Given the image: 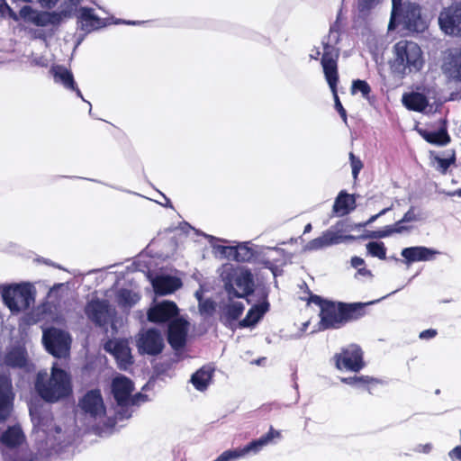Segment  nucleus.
<instances>
[{"instance_id": "51", "label": "nucleus", "mask_w": 461, "mask_h": 461, "mask_svg": "<svg viewBox=\"0 0 461 461\" xmlns=\"http://www.w3.org/2000/svg\"><path fill=\"white\" fill-rule=\"evenodd\" d=\"M5 11H7L9 15L13 17L14 19H17L16 14L14 11L7 5L5 0H0V13H4Z\"/></svg>"}, {"instance_id": "32", "label": "nucleus", "mask_w": 461, "mask_h": 461, "mask_svg": "<svg viewBox=\"0 0 461 461\" xmlns=\"http://www.w3.org/2000/svg\"><path fill=\"white\" fill-rule=\"evenodd\" d=\"M7 366L13 368H23L27 365V352L23 347H14L9 349L4 358Z\"/></svg>"}, {"instance_id": "59", "label": "nucleus", "mask_w": 461, "mask_h": 461, "mask_svg": "<svg viewBox=\"0 0 461 461\" xmlns=\"http://www.w3.org/2000/svg\"><path fill=\"white\" fill-rule=\"evenodd\" d=\"M48 4H55L57 2V0H45Z\"/></svg>"}, {"instance_id": "16", "label": "nucleus", "mask_w": 461, "mask_h": 461, "mask_svg": "<svg viewBox=\"0 0 461 461\" xmlns=\"http://www.w3.org/2000/svg\"><path fill=\"white\" fill-rule=\"evenodd\" d=\"M179 310L176 303L172 301H163L149 308L147 316L150 322L165 323L176 319Z\"/></svg>"}, {"instance_id": "23", "label": "nucleus", "mask_w": 461, "mask_h": 461, "mask_svg": "<svg viewBox=\"0 0 461 461\" xmlns=\"http://www.w3.org/2000/svg\"><path fill=\"white\" fill-rule=\"evenodd\" d=\"M50 71L56 83L61 84L68 90L74 91L78 97L83 99L82 93L77 87L74 76L69 69L63 65H54Z\"/></svg>"}, {"instance_id": "31", "label": "nucleus", "mask_w": 461, "mask_h": 461, "mask_svg": "<svg viewBox=\"0 0 461 461\" xmlns=\"http://www.w3.org/2000/svg\"><path fill=\"white\" fill-rule=\"evenodd\" d=\"M244 304L241 302H230L221 308V321L226 325H232L244 312Z\"/></svg>"}, {"instance_id": "26", "label": "nucleus", "mask_w": 461, "mask_h": 461, "mask_svg": "<svg viewBox=\"0 0 461 461\" xmlns=\"http://www.w3.org/2000/svg\"><path fill=\"white\" fill-rule=\"evenodd\" d=\"M357 207V199L355 194H350L345 190H341L335 198L332 212L337 216H345L354 211Z\"/></svg>"}, {"instance_id": "36", "label": "nucleus", "mask_w": 461, "mask_h": 461, "mask_svg": "<svg viewBox=\"0 0 461 461\" xmlns=\"http://www.w3.org/2000/svg\"><path fill=\"white\" fill-rule=\"evenodd\" d=\"M229 249L233 252V259L238 262H249L255 258V251L247 244H239Z\"/></svg>"}, {"instance_id": "49", "label": "nucleus", "mask_w": 461, "mask_h": 461, "mask_svg": "<svg viewBox=\"0 0 461 461\" xmlns=\"http://www.w3.org/2000/svg\"><path fill=\"white\" fill-rule=\"evenodd\" d=\"M437 335H438L437 330H435V329H428V330H422L419 334V338L420 339H430L435 338Z\"/></svg>"}, {"instance_id": "53", "label": "nucleus", "mask_w": 461, "mask_h": 461, "mask_svg": "<svg viewBox=\"0 0 461 461\" xmlns=\"http://www.w3.org/2000/svg\"><path fill=\"white\" fill-rule=\"evenodd\" d=\"M351 265L353 267L357 268L365 265V260L360 257L355 256L351 258Z\"/></svg>"}, {"instance_id": "4", "label": "nucleus", "mask_w": 461, "mask_h": 461, "mask_svg": "<svg viewBox=\"0 0 461 461\" xmlns=\"http://www.w3.org/2000/svg\"><path fill=\"white\" fill-rule=\"evenodd\" d=\"M339 57V49L330 45L329 43L323 44V54L321 63L323 69L325 79L333 94L335 108L339 113L342 120L347 122V112L343 107L339 97L338 95V83H339V68L338 60Z\"/></svg>"}, {"instance_id": "27", "label": "nucleus", "mask_w": 461, "mask_h": 461, "mask_svg": "<svg viewBox=\"0 0 461 461\" xmlns=\"http://www.w3.org/2000/svg\"><path fill=\"white\" fill-rule=\"evenodd\" d=\"M342 240L343 237L341 235L330 229L323 231L321 236L310 240L306 244L305 249L310 251L319 250L334 244H339Z\"/></svg>"}, {"instance_id": "15", "label": "nucleus", "mask_w": 461, "mask_h": 461, "mask_svg": "<svg viewBox=\"0 0 461 461\" xmlns=\"http://www.w3.org/2000/svg\"><path fill=\"white\" fill-rule=\"evenodd\" d=\"M14 401L12 379L5 375H0V422L5 421L10 417Z\"/></svg>"}, {"instance_id": "25", "label": "nucleus", "mask_w": 461, "mask_h": 461, "mask_svg": "<svg viewBox=\"0 0 461 461\" xmlns=\"http://www.w3.org/2000/svg\"><path fill=\"white\" fill-rule=\"evenodd\" d=\"M440 127L436 131H430L426 129H419V134L429 144L436 146H446L450 143L451 137L447 131L446 120L440 121Z\"/></svg>"}, {"instance_id": "60", "label": "nucleus", "mask_w": 461, "mask_h": 461, "mask_svg": "<svg viewBox=\"0 0 461 461\" xmlns=\"http://www.w3.org/2000/svg\"><path fill=\"white\" fill-rule=\"evenodd\" d=\"M319 55H320V51H317V53H316V54H314V57H313V58H314L315 59H317Z\"/></svg>"}, {"instance_id": "9", "label": "nucleus", "mask_w": 461, "mask_h": 461, "mask_svg": "<svg viewBox=\"0 0 461 461\" xmlns=\"http://www.w3.org/2000/svg\"><path fill=\"white\" fill-rule=\"evenodd\" d=\"M438 25L446 35L461 38V3L443 8L438 15Z\"/></svg>"}, {"instance_id": "12", "label": "nucleus", "mask_w": 461, "mask_h": 461, "mask_svg": "<svg viewBox=\"0 0 461 461\" xmlns=\"http://www.w3.org/2000/svg\"><path fill=\"white\" fill-rule=\"evenodd\" d=\"M441 70L448 80L461 83V48L448 49L445 52Z\"/></svg>"}, {"instance_id": "47", "label": "nucleus", "mask_w": 461, "mask_h": 461, "mask_svg": "<svg viewBox=\"0 0 461 461\" xmlns=\"http://www.w3.org/2000/svg\"><path fill=\"white\" fill-rule=\"evenodd\" d=\"M330 300H327V299H322L321 296L317 295V294H311L309 299H308V303H313L315 304H317L321 311H322V308L325 306L326 303H330Z\"/></svg>"}, {"instance_id": "54", "label": "nucleus", "mask_w": 461, "mask_h": 461, "mask_svg": "<svg viewBox=\"0 0 461 461\" xmlns=\"http://www.w3.org/2000/svg\"><path fill=\"white\" fill-rule=\"evenodd\" d=\"M203 309L206 311V312H209V311H213L214 310V304L211 301H207L203 303Z\"/></svg>"}, {"instance_id": "55", "label": "nucleus", "mask_w": 461, "mask_h": 461, "mask_svg": "<svg viewBox=\"0 0 461 461\" xmlns=\"http://www.w3.org/2000/svg\"><path fill=\"white\" fill-rule=\"evenodd\" d=\"M358 271L362 275L370 274V271L366 268H359Z\"/></svg>"}, {"instance_id": "2", "label": "nucleus", "mask_w": 461, "mask_h": 461, "mask_svg": "<svg viewBox=\"0 0 461 461\" xmlns=\"http://www.w3.org/2000/svg\"><path fill=\"white\" fill-rule=\"evenodd\" d=\"M46 375V373H38L35 381V389L45 402L53 403L72 395L71 376L67 371L58 367L55 363L48 380Z\"/></svg>"}, {"instance_id": "21", "label": "nucleus", "mask_w": 461, "mask_h": 461, "mask_svg": "<svg viewBox=\"0 0 461 461\" xmlns=\"http://www.w3.org/2000/svg\"><path fill=\"white\" fill-rule=\"evenodd\" d=\"M79 28L86 33L95 30L106 27L110 24L108 19H102L95 14L94 9L91 7H80L78 11Z\"/></svg>"}, {"instance_id": "52", "label": "nucleus", "mask_w": 461, "mask_h": 461, "mask_svg": "<svg viewBox=\"0 0 461 461\" xmlns=\"http://www.w3.org/2000/svg\"><path fill=\"white\" fill-rule=\"evenodd\" d=\"M449 456L452 459H458L461 461V446H456L449 452Z\"/></svg>"}, {"instance_id": "22", "label": "nucleus", "mask_w": 461, "mask_h": 461, "mask_svg": "<svg viewBox=\"0 0 461 461\" xmlns=\"http://www.w3.org/2000/svg\"><path fill=\"white\" fill-rule=\"evenodd\" d=\"M104 348L115 357L120 369H127L133 364L131 348L123 341H109Z\"/></svg>"}, {"instance_id": "50", "label": "nucleus", "mask_w": 461, "mask_h": 461, "mask_svg": "<svg viewBox=\"0 0 461 461\" xmlns=\"http://www.w3.org/2000/svg\"><path fill=\"white\" fill-rule=\"evenodd\" d=\"M391 210V207H387V208H384L383 209L382 211H380L378 213L375 214V215H372L366 222H364L363 224H361L362 227H366L369 224H371L372 222H374L376 219H378L380 216L385 214L387 212H389Z\"/></svg>"}, {"instance_id": "28", "label": "nucleus", "mask_w": 461, "mask_h": 461, "mask_svg": "<svg viewBox=\"0 0 461 461\" xmlns=\"http://www.w3.org/2000/svg\"><path fill=\"white\" fill-rule=\"evenodd\" d=\"M436 254V250L421 246L405 248L401 252L408 265L418 261L431 260Z\"/></svg>"}, {"instance_id": "13", "label": "nucleus", "mask_w": 461, "mask_h": 461, "mask_svg": "<svg viewBox=\"0 0 461 461\" xmlns=\"http://www.w3.org/2000/svg\"><path fill=\"white\" fill-rule=\"evenodd\" d=\"M397 17L410 32H422L427 25L421 17L420 7L416 4H407L399 12Z\"/></svg>"}, {"instance_id": "39", "label": "nucleus", "mask_w": 461, "mask_h": 461, "mask_svg": "<svg viewBox=\"0 0 461 461\" xmlns=\"http://www.w3.org/2000/svg\"><path fill=\"white\" fill-rule=\"evenodd\" d=\"M357 92H360L364 98L369 99L372 90H371V86H369V84L366 81L361 80V79H356L352 82L351 93H352V95H354Z\"/></svg>"}, {"instance_id": "24", "label": "nucleus", "mask_w": 461, "mask_h": 461, "mask_svg": "<svg viewBox=\"0 0 461 461\" xmlns=\"http://www.w3.org/2000/svg\"><path fill=\"white\" fill-rule=\"evenodd\" d=\"M25 435L20 425L8 426L0 436V448L15 449L23 444Z\"/></svg>"}, {"instance_id": "11", "label": "nucleus", "mask_w": 461, "mask_h": 461, "mask_svg": "<svg viewBox=\"0 0 461 461\" xmlns=\"http://www.w3.org/2000/svg\"><path fill=\"white\" fill-rule=\"evenodd\" d=\"M133 390L134 384L132 381L124 375L113 378L112 382V393L113 398L121 407H127L136 403V399L141 394L137 393L134 397H131Z\"/></svg>"}, {"instance_id": "35", "label": "nucleus", "mask_w": 461, "mask_h": 461, "mask_svg": "<svg viewBox=\"0 0 461 461\" xmlns=\"http://www.w3.org/2000/svg\"><path fill=\"white\" fill-rule=\"evenodd\" d=\"M411 229V226H399L397 222L392 225H386L383 230H377L370 231L366 237L370 239H383L389 237L394 233H402L403 231H409Z\"/></svg>"}, {"instance_id": "48", "label": "nucleus", "mask_w": 461, "mask_h": 461, "mask_svg": "<svg viewBox=\"0 0 461 461\" xmlns=\"http://www.w3.org/2000/svg\"><path fill=\"white\" fill-rule=\"evenodd\" d=\"M393 8H392V17H391V23L393 20L396 19L397 14L403 8L402 5V0H392Z\"/></svg>"}, {"instance_id": "56", "label": "nucleus", "mask_w": 461, "mask_h": 461, "mask_svg": "<svg viewBox=\"0 0 461 461\" xmlns=\"http://www.w3.org/2000/svg\"><path fill=\"white\" fill-rule=\"evenodd\" d=\"M424 452H429L430 449H431V445L430 444H426L424 447Z\"/></svg>"}, {"instance_id": "30", "label": "nucleus", "mask_w": 461, "mask_h": 461, "mask_svg": "<svg viewBox=\"0 0 461 461\" xmlns=\"http://www.w3.org/2000/svg\"><path fill=\"white\" fill-rule=\"evenodd\" d=\"M152 285L157 294L167 295L180 288L182 284L180 279L177 277L163 276H158L156 279H154Z\"/></svg>"}, {"instance_id": "19", "label": "nucleus", "mask_w": 461, "mask_h": 461, "mask_svg": "<svg viewBox=\"0 0 461 461\" xmlns=\"http://www.w3.org/2000/svg\"><path fill=\"white\" fill-rule=\"evenodd\" d=\"M258 295L260 303L254 304L247 312L245 318L239 322L240 328H248L258 323L268 312L270 304L267 301V293L262 289Z\"/></svg>"}, {"instance_id": "34", "label": "nucleus", "mask_w": 461, "mask_h": 461, "mask_svg": "<svg viewBox=\"0 0 461 461\" xmlns=\"http://www.w3.org/2000/svg\"><path fill=\"white\" fill-rule=\"evenodd\" d=\"M214 369L210 366H203L191 376V383L198 391L203 392L212 382Z\"/></svg>"}, {"instance_id": "20", "label": "nucleus", "mask_w": 461, "mask_h": 461, "mask_svg": "<svg viewBox=\"0 0 461 461\" xmlns=\"http://www.w3.org/2000/svg\"><path fill=\"white\" fill-rule=\"evenodd\" d=\"M85 312L96 326L103 327L109 321V303L106 300L93 299L86 303Z\"/></svg>"}, {"instance_id": "29", "label": "nucleus", "mask_w": 461, "mask_h": 461, "mask_svg": "<svg viewBox=\"0 0 461 461\" xmlns=\"http://www.w3.org/2000/svg\"><path fill=\"white\" fill-rule=\"evenodd\" d=\"M281 437V433L278 430H276L272 426L270 427L268 432L258 439L252 440L249 444H247L243 447L236 448L238 453L240 454V457L245 455L253 452L258 453L264 446L267 445L274 438H279Z\"/></svg>"}, {"instance_id": "38", "label": "nucleus", "mask_w": 461, "mask_h": 461, "mask_svg": "<svg viewBox=\"0 0 461 461\" xmlns=\"http://www.w3.org/2000/svg\"><path fill=\"white\" fill-rule=\"evenodd\" d=\"M367 253L381 260L386 259V247L382 241H370L366 244Z\"/></svg>"}, {"instance_id": "5", "label": "nucleus", "mask_w": 461, "mask_h": 461, "mask_svg": "<svg viewBox=\"0 0 461 461\" xmlns=\"http://www.w3.org/2000/svg\"><path fill=\"white\" fill-rule=\"evenodd\" d=\"M35 288L30 283L14 284L5 287L2 298L13 312L28 310L35 302Z\"/></svg>"}, {"instance_id": "33", "label": "nucleus", "mask_w": 461, "mask_h": 461, "mask_svg": "<svg viewBox=\"0 0 461 461\" xmlns=\"http://www.w3.org/2000/svg\"><path fill=\"white\" fill-rule=\"evenodd\" d=\"M402 104L410 111L423 112L429 105V101L421 93L411 92L402 95Z\"/></svg>"}, {"instance_id": "62", "label": "nucleus", "mask_w": 461, "mask_h": 461, "mask_svg": "<svg viewBox=\"0 0 461 461\" xmlns=\"http://www.w3.org/2000/svg\"><path fill=\"white\" fill-rule=\"evenodd\" d=\"M458 195L461 196V189L457 192Z\"/></svg>"}, {"instance_id": "57", "label": "nucleus", "mask_w": 461, "mask_h": 461, "mask_svg": "<svg viewBox=\"0 0 461 461\" xmlns=\"http://www.w3.org/2000/svg\"><path fill=\"white\" fill-rule=\"evenodd\" d=\"M312 230V225L311 223H308L305 228H304V233L310 231Z\"/></svg>"}, {"instance_id": "14", "label": "nucleus", "mask_w": 461, "mask_h": 461, "mask_svg": "<svg viewBox=\"0 0 461 461\" xmlns=\"http://www.w3.org/2000/svg\"><path fill=\"white\" fill-rule=\"evenodd\" d=\"M21 16L36 26L44 27L48 24L59 25L61 14L57 12L37 11L29 5L23 6L20 11Z\"/></svg>"}, {"instance_id": "43", "label": "nucleus", "mask_w": 461, "mask_h": 461, "mask_svg": "<svg viewBox=\"0 0 461 461\" xmlns=\"http://www.w3.org/2000/svg\"><path fill=\"white\" fill-rule=\"evenodd\" d=\"M419 220L418 215L415 213V208L411 206V208L404 213L402 218L397 221V225L404 226L403 223L417 221Z\"/></svg>"}, {"instance_id": "1", "label": "nucleus", "mask_w": 461, "mask_h": 461, "mask_svg": "<svg viewBox=\"0 0 461 461\" xmlns=\"http://www.w3.org/2000/svg\"><path fill=\"white\" fill-rule=\"evenodd\" d=\"M393 57L389 61L392 73L401 78L420 72L424 66L423 52L414 41L401 40L393 48Z\"/></svg>"}, {"instance_id": "6", "label": "nucleus", "mask_w": 461, "mask_h": 461, "mask_svg": "<svg viewBox=\"0 0 461 461\" xmlns=\"http://www.w3.org/2000/svg\"><path fill=\"white\" fill-rule=\"evenodd\" d=\"M334 366L340 371L357 373L366 366L364 351L357 344H349L333 356Z\"/></svg>"}, {"instance_id": "8", "label": "nucleus", "mask_w": 461, "mask_h": 461, "mask_svg": "<svg viewBox=\"0 0 461 461\" xmlns=\"http://www.w3.org/2000/svg\"><path fill=\"white\" fill-rule=\"evenodd\" d=\"M42 340L48 352L56 357H61L69 351L71 339L62 330L54 327L45 330Z\"/></svg>"}, {"instance_id": "61", "label": "nucleus", "mask_w": 461, "mask_h": 461, "mask_svg": "<svg viewBox=\"0 0 461 461\" xmlns=\"http://www.w3.org/2000/svg\"><path fill=\"white\" fill-rule=\"evenodd\" d=\"M319 55H320V51H317V53H316V54H314V57H313V58H314L315 59H317Z\"/></svg>"}, {"instance_id": "41", "label": "nucleus", "mask_w": 461, "mask_h": 461, "mask_svg": "<svg viewBox=\"0 0 461 461\" xmlns=\"http://www.w3.org/2000/svg\"><path fill=\"white\" fill-rule=\"evenodd\" d=\"M456 152L454 149L451 150V154H450L449 158H447L436 157V160L438 164L439 170L443 174H445L447 171V169L449 168V167L456 162Z\"/></svg>"}, {"instance_id": "40", "label": "nucleus", "mask_w": 461, "mask_h": 461, "mask_svg": "<svg viewBox=\"0 0 461 461\" xmlns=\"http://www.w3.org/2000/svg\"><path fill=\"white\" fill-rule=\"evenodd\" d=\"M381 0H357V9L360 15L366 16L380 4Z\"/></svg>"}, {"instance_id": "58", "label": "nucleus", "mask_w": 461, "mask_h": 461, "mask_svg": "<svg viewBox=\"0 0 461 461\" xmlns=\"http://www.w3.org/2000/svg\"><path fill=\"white\" fill-rule=\"evenodd\" d=\"M73 5L79 4L80 0H69Z\"/></svg>"}, {"instance_id": "45", "label": "nucleus", "mask_w": 461, "mask_h": 461, "mask_svg": "<svg viewBox=\"0 0 461 461\" xmlns=\"http://www.w3.org/2000/svg\"><path fill=\"white\" fill-rule=\"evenodd\" d=\"M240 457V454L238 453L237 449H229L222 452L215 460L213 461H231Z\"/></svg>"}, {"instance_id": "10", "label": "nucleus", "mask_w": 461, "mask_h": 461, "mask_svg": "<svg viewBox=\"0 0 461 461\" xmlns=\"http://www.w3.org/2000/svg\"><path fill=\"white\" fill-rule=\"evenodd\" d=\"M137 348L140 354L159 355L165 348L161 332L155 328L140 332L137 339Z\"/></svg>"}, {"instance_id": "44", "label": "nucleus", "mask_w": 461, "mask_h": 461, "mask_svg": "<svg viewBox=\"0 0 461 461\" xmlns=\"http://www.w3.org/2000/svg\"><path fill=\"white\" fill-rule=\"evenodd\" d=\"M118 301L121 305L130 306L134 303L132 300L131 292L127 289L122 290L118 294Z\"/></svg>"}, {"instance_id": "37", "label": "nucleus", "mask_w": 461, "mask_h": 461, "mask_svg": "<svg viewBox=\"0 0 461 461\" xmlns=\"http://www.w3.org/2000/svg\"><path fill=\"white\" fill-rule=\"evenodd\" d=\"M385 382L383 379L370 375H363L359 388L366 390L370 394H375L378 388L383 386Z\"/></svg>"}, {"instance_id": "17", "label": "nucleus", "mask_w": 461, "mask_h": 461, "mask_svg": "<svg viewBox=\"0 0 461 461\" xmlns=\"http://www.w3.org/2000/svg\"><path fill=\"white\" fill-rule=\"evenodd\" d=\"M79 408L84 413L96 418L105 412V407L99 389L86 392L78 402Z\"/></svg>"}, {"instance_id": "42", "label": "nucleus", "mask_w": 461, "mask_h": 461, "mask_svg": "<svg viewBox=\"0 0 461 461\" xmlns=\"http://www.w3.org/2000/svg\"><path fill=\"white\" fill-rule=\"evenodd\" d=\"M349 160L352 167V176L354 179H357L359 172L363 168V162L361 159L354 155L353 152L349 153Z\"/></svg>"}, {"instance_id": "3", "label": "nucleus", "mask_w": 461, "mask_h": 461, "mask_svg": "<svg viewBox=\"0 0 461 461\" xmlns=\"http://www.w3.org/2000/svg\"><path fill=\"white\" fill-rule=\"evenodd\" d=\"M366 303H347L334 301L326 303L322 311H320V329L339 330L347 323L360 319L366 314Z\"/></svg>"}, {"instance_id": "18", "label": "nucleus", "mask_w": 461, "mask_h": 461, "mask_svg": "<svg viewBox=\"0 0 461 461\" xmlns=\"http://www.w3.org/2000/svg\"><path fill=\"white\" fill-rule=\"evenodd\" d=\"M188 322L176 318L168 323L167 342L174 350L182 349L186 344Z\"/></svg>"}, {"instance_id": "46", "label": "nucleus", "mask_w": 461, "mask_h": 461, "mask_svg": "<svg viewBox=\"0 0 461 461\" xmlns=\"http://www.w3.org/2000/svg\"><path fill=\"white\" fill-rule=\"evenodd\" d=\"M362 378H363V375H354V376L343 377V378H341V382L345 384L359 388L361 382H362Z\"/></svg>"}, {"instance_id": "7", "label": "nucleus", "mask_w": 461, "mask_h": 461, "mask_svg": "<svg viewBox=\"0 0 461 461\" xmlns=\"http://www.w3.org/2000/svg\"><path fill=\"white\" fill-rule=\"evenodd\" d=\"M225 290L230 298H247L255 291V281L251 271L240 269L233 276L232 280L225 284Z\"/></svg>"}]
</instances>
